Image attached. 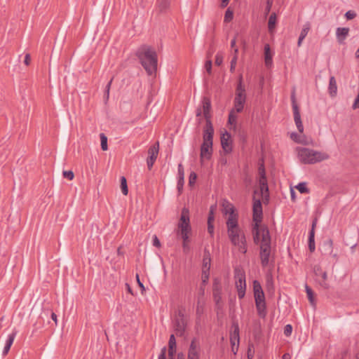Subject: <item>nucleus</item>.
<instances>
[{
  "label": "nucleus",
  "mask_w": 359,
  "mask_h": 359,
  "mask_svg": "<svg viewBox=\"0 0 359 359\" xmlns=\"http://www.w3.org/2000/svg\"><path fill=\"white\" fill-rule=\"evenodd\" d=\"M253 222L252 233L255 244L260 243V259L263 267L266 266L269 262L271 255V236L269 229L265 225H261L262 221V205L260 199L253 198Z\"/></svg>",
  "instance_id": "obj_1"
},
{
  "label": "nucleus",
  "mask_w": 359,
  "mask_h": 359,
  "mask_svg": "<svg viewBox=\"0 0 359 359\" xmlns=\"http://www.w3.org/2000/svg\"><path fill=\"white\" fill-rule=\"evenodd\" d=\"M228 236L233 246L237 250L245 254L247 252V243L246 238L244 232L241 229L238 222H235L232 219L229 220V222H226Z\"/></svg>",
  "instance_id": "obj_2"
},
{
  "label": "nucleus",
  "mask_w": 359,
  "mask_h": 359,
  "mask_svg": "<svg viewBox=\"0 0 359 359\" xmlns=\"http://www.w3.org/2000/svg\"><path fill=\"white\" fill-rule=\"evenodd\" d=\"M137 55L145 71L149 75H153L157 70L158 58L157 54L151 47L142 46Z\"/></svg>",
  "instance_id": "obj_3"
},
{
  "label": "nucleus",
  "mask_w": 359,
  "mask_h": 359,
  "mask_svg": "<svg viewBox=\"0 0 359 359\" xmlns=\"http://www.w3.org/2000/svg\"><path fill=\"white\" fill-rule=\"evenodd\" d=\"M298 157L304 164H315L328 159L330 156L325 152L303 147L298 149Z\"/></svg>",
  "instance_id": "obj_4"
},
{
  "label": "nucleus",
  "mask_w": 359,
  "mask_h": 359,
  "mask_svg": "<svg viewBox=\"0 0 359 359\" xmlns=\"http://www.w3.org/2000/svg\"><path fill=\"white\" fill-rule=\"evenodd\" d=\"M214 128H204L203 135V143L201 147V160L211 158L212 154V141H213Z\"/></svg>",
  "instance_id": "obj_5"
},
{
  "label": "nucleus",
  "mask_w": 359,
  "mask_h": 359,
  "mask_svg": "<svg viewBox=\"0 0 359 359\" xmlns=\"http://www.w3.org/2000/svg\"><path fill=\"white\" fill-rule=\"evenodd\" d=\"M246 100L245 89L243 86V77L240 76L236 90V96L233 101V108L232 110L236 111V113H240L243 111L244 104Z\"/></svg>",
  "instance_id": "obj_6"
},
{
  "label": "nucleus",
  "mask_w": 359,
  "mask_h": 359,
  "mask_svg": "<svg viewBox=\"0 0 359 359\" xmlns=\"http://www.w3.org/2000/svg\"><path fill=\"white\" fill-rule=\"evenodd\" d=\"M234 278L238 297L239 299H243L245 297L246 290L245 273L244 271L239 268H236L234 270Z\"/></svg>",
  "instance_id": "obj_7"
},
{
  "label": "nucleus",
  "mask_w": 359,
  "mask_h": 359,
  "mask_svg": "<svg viewBox=\"0 0 359 359\" xmlns=\"http://www.w3.org/2000/svg\"><path fill=\"white\" fill-rule=\"evenodd\" d=\"M180 233L184 237V239L189 238V233L191 231L189 211L187 208H184L182 210L181 217L178 224Z\"/></svg>",
  "instance_id": "obj_8"
},
{
  "label": "nucleus",
  "mask_w": 359,
  "mask_h": 359,
  "mask_svg": "<svg viewBox=\"0 0 359 359\" xmlns=\"http://www.w3.org/2000/svg\"><path fill=\"white\" fill-rule=\"evenodd\" d=\"M222 287L220 280L217 278H214L212 283V297L217 309H221L222 306Z\"/></svg>",
  "instance_id": "obj_9"
},
{
  "label": "nucleus",
  "mask_w": 359,
  "mask_h": 359,
  "mask_svg": "<svg viewBox=\"0 0 359 359\" xmlns=\"http://www.w3.org/2000/svg\"><path fill=\"white\" fill-rule=\"evenodd\" d=\"M203 104V114L206 121V125L205 128H213L212 124L210 121V109H211V102L210 98L204 97L202 100Z\"/></svg>",
  "instance_id": "obj_10"
},
{
  "label": "nucleus",
  "mask_w": 359,
  "mask_h": 359,
  "mask_svg": "<svg viewBox=\"0 0 359 359\" xmlns=\"http://www.w3.org/2000/svg\"><path fill=\"white\" fill-rule=\"evenodd\" d=\"M314 273L317 277V280L319 282V284L321 287L325 289H328L330 287L329 284L327 283V272L323 271L320 266H315L314 267Z\"/></svg>",
  "instance_id": "obj_11"
},
{
  "label": "nucleus",
  "mask_w": 359,
  "mask_h": 359,
  "mask_svg": "<svg viewBox=\"0 0 359 359\" xmlns=\"http://www.w3.org/2000/svg\"><path fill=\"white\" fill-rule=\"evenodd\" d=\"M221 144L225 153L231 152L233 148L231 136L227 131H224L221 135Z\"/></svg>",
  "instance_id": "obj_12"
},
{
  "label": "nucleus",
  "mask_w": 359,
  "mask_h": 359,
  "mask_svg": "<svg viewBox=\"0 0 359 359\" xmlns=\"http://www.w3.org/2000/svg\"><path fill=\"white\" fill-rule=\"evenodd\" d=\"M159 145L158 142L151 146L148 150L149 156L147 160V166L151 169L157 158L158 154Z\"/></svg>",
  "instance_id": "obj_13"
},
{
  "label": "nucleus",
  "mask_w": 359,
  "mask_h": 359,
  "mask_svg": "<svg viewBox=\"0 0 359 359\" xmlns=\"http://www.w3.org/2000/svg\"><path fill=\"white\" fill-rule=\"evenodd\" d=\"M323 252L325 255H330L332 256L336 261L338 260L339 256L337 253L333 252V241L330 238L325 241L322 245Z\"/></svg>",
  "instance_id": "obj_14"
},
{
  "label": "nucleus",
  "mask_w": 359,
  "mask_h": 359,
  "mask_svg": "<svg viewBox=\"0 0 359 359\" xmlns=\"http://www.w3.org/2000/svg\"><path fill=\"white\" fill-rule=\"evenodd\" d=\"M223 207H224V213L225 215H229L226 222H229L230 219H232L236 223L238 222V214L235 212L234 207L228 202H226V204L224 203Z\"/></svg>",
  "instance_id": "obj_15"
},
{
  "label": "nucleus",
  "mask_w": 359,
  "mask_h": 359,
  "mask_svg": "<svg viewBox=\"0 0 359 359\" xmlns=\"http://www.w3.org/2000/svg\"><path fill=\"white\" fill-rule=\"evenodd\" d=\"M184 183V167H183L182 164L180 163L178 165V180H177V188L179 194H180L182 192Z\"/></svg>",
  "instance_id": "obj_16"
},
{
  "label": "nucleus",
  "mask_w": 359,
  "mask_h": 359,
  "mask_svg": "<svg viewBox=\"0 0 359 359\" xmlns=\"http://www.w3.org/2000/svg\"><path fill=\"white\" fill-rule=\"evenodd\" d=\"M233 331L231 332L230 335V342L231 345H233V344H239V327L238 323L233 324Z\"/></svg>",
  "instance_id": "obj_17"
},
{
  "label": "nucleus",
  "mask_w": 359,
  "mask_h": 359,
  "mask_svg": "<svg viewBox=\"0 0 359 359\" xmlns=\"http://www.w3.org/2000/svg\"><path fill=\"white\" fill-rule=\"evenodd\" d=\"M294 114V120L297 128V130L299 133H302L304 132V126L301 120V116L299 109H294L293 110Z\"/></svg>",
  "instance_id": "obj_18"
},
{
  "label": "nucleus",
  "mask_w": 359,
  "mask_h": 359,
  "mask_svg": "<svg viewBox=\"0 0 359 359\" xmlns=\"http://www.w3.org/2000/svg\"><path fill=\"white\" fill-rule=\"evenodd\" d=\"M259 187H260V191L261 194L263 197H269L268 191V184H267V180L266 177H259Z\"/></svg>",
  "instance_id": "obj_19"
},
{
  "label": "nucleus",
  "mask_w": 359,
  "mask_h": 359,
  "mask_svg": "<svg viewBox=\"0 0 359 359\" xmlns=\"http://www.w3.org/2000/svg\"><path fill=\"white\" fill-rule=\"evenodd\" d=\"M349 32L348 27H338L337 29L336 35L339 43H342L346 38Z\"/></svg>",
  "instance_id": "obj_20"
},
{
  "label": "nucleus",
  "mask_w": 359,
  "mask_h": 359,
  "mask_svg": "<svg viewBox=\"0 0 359 359\" xmlns=\"http://www.w3.org/2000/svg\"><path fill=\"white\" fill-rule=\"evenodd\" d=\"M272 56L273 55L271 52L269 44H266L264 46V62L266 67H271L272 65Z\"/></svg>",
  "instance_id": "obj_21"
},
{
  "label": "nucleus",
  "mask_w": 359,
  "mask_h": 359,
  "mask_svg": "<svg viewBox=\"0 0 359 359\" xmlns=\"http://www.w3.org/2000/svg\"><path fill=\"white\" fill-rule=\"evenodd\" d=\"M16 336V332H13L12 334H11L8 337V339L6 340V345L4 348V350H3V355H7V353H8L10 348H11V346H12L13 343V341L15 339V337Z\"/></svg>",
  "instance_id": "obj_22"
},
{
  "label": "nucleus",
  "mask_w": 359,
  "mask_h": 359,
  "mask_svg": "<svg viewBox=\"0 0 359 359\" xmlns=\"http://www.w3.org/2000/svg\"><path fill=\"white\" fill-rule=\"evenodd\" d=\"M328 90L331 97H334L337 95V86L336 79L334 76H331L330 78Z\"/></svg>",
  "instance_id": "obj_23"
},
{
  "label": "nucleus",
  "mask_w": 359,
  "mask_h": 359,
  "mask_svg": "<svg viewBox=\"0 0 359 359\" xmlns=\"http://www.w3.org/2000/svg\"><path fill=\"white\" fill-rule=\"evenodd\" d=\"M210 262H211V259H210V253L208 252L205 251L204 252V256H203V259L202 271H206V272L210 271Z\"/></svg>",
  "instance_id": "obj_24"
},
{
  "label": "nucleus",
  "mask_w": 359,
  "mask_h": 359,
  "mask_svg": "<svg viewBox=\"0 0 359 359\" xmlns=\"http://www.w3.org/2000/svg\"><path fill=\"white\" fill-rule=\"evenodd\" d=\"M206 301H196V314L200 318L205 312Z\"/></svg>",
  "instance_id": "obj_25"
},
{
  "label": "nucleus",
  "mask_w": 359,
  "mask_h": 359,
  "mask_svg": "<svg viewBox=\"0 0 359 359\" xmlns=\"http://www.w3.org/2000/svg\"><path fill=\"white\" fill-rule=\"evenodd\" d=\"M257 313L261 318H264L266 315V303L264 302H257L255 303Z\"/></svg>",
  "instance_id": "obj_26"
},
{
  "label": "nucleus",
  "mask_w": 359,
  "mask_h": 359,
  "mask_svg": "<svg viewBox=\"0 0 359 359\" xmlns=\"http://www.w3.org/2000/svg\"><path fill=\"white\" fill-rule=\"evenodd\" d=\"M205 294V288H204V285H200L199 288L198 289L195 294L196 301H206Z\"/></svg>",
  "instance_id": "obj_27"
},
{
  "label": "nucleus",
  "mask_w": 359,
  "mask_h": 359,
  "mask_svg": "<svg viewBox=\"0 0 359 359\" xmlns=\"http://www.w3.org/2000/svg\"><path fill=\"white\" fill-rule=\"evenodd\" d=\"M314 238H315L314 232L313 231H310L309 236V248L311 252H313L316 249Z\"/></svg>",
  "instance_id": "obj_28"
},
{
  "label": "nucleus",
  "mask_w": 359,
  "mask_h": 359,
  "mask_svg": "<svg viewBox=\"0 0 359 359\" xmlns=\"http://www.w3.org/2000/svg\"><path fill=\"white\" fill-rule=\"evenodd\" d=\"M276 15L275 13H271V15H270V17L269 18L268 27H269V32H272L274 29V28L276 27Z\"/></svg>",
  "instance_id": "obj_29"
},
{
  "label": "nucleus",
  "mask_w": 359,
  "mask_h": 359,
  "mask_svg": "<svg viewBox=\"0 0 359 359\" xmlns=\"http://www.w3.org/2000/svg\"><path fill=\"white\" fill-rule=\"evenodd\" d=\"M305 289L310 303L311 304V305L315 306L314 294L312 289L309 287L308 285H306Z\"/></svg>",
  "instance_id": "obj_30"
},
{
  "label": "nucleus",
  "mask_w": 359,
  "mask_h": 359,
  "mask_svg": "<svg viewBox=\"0 0 359 359\" xmlns=\"http://www.w3.org/2000/svg\"><path fill=\"white\" fill-rule=\"evenodd\" d=\"M121 189L123 195L126 196L128 194L127 181L125 177H121Z\"/></svg>",
  "instance_id": "obj_31"
},
{
  "label": "nucleus",
  "mask_w": 359,
  "mask_h": 359,
  "mask_svg": "<svg viewBox=\"0 0 359 359\" xmlns=\"http://www.w3.org/2000/svg\"><path fill=\"white\" fill-rule=\"evenodd\" d=\"M310 28H311L310 23L309 22H306L303 26V28L301 31L299 37L305 39V37L306 36V35L308 34V33L310 30Z\"/></svg>",
  "instance_id": "obj_32"
},
{
  "label": "nucleus",
  "mask_w": 359,
  "mask_h": 359,
  "mask_svg": "<svg viewBox=\"0 0 359 359\" xmlns=\"http://www.w3.org/2000/svg\"><path fill=\"white\" fill-rule=\"evenodd\" d=\"M100 140H101V148L103 151H107L108 149L107 146V137L104 133L100 134Z\"/></svg>",
  "instance_id": "obj_33"
},
{
  "label": "nucleus",
  "mask_w": 359,
  "mask_h": 359,
  "mask_svg": "<svg viewBox=\"0 0 359 359\" xmlns=\"http://www.w3.org/2000/svg\"><path fill=\"white\" fill-rule=\"evenodd\" d=\"M235 113L236 111L231 109L229 114L228 123L231 125H236L237 116Z\"/></svg>",
  "instance_id": "obj_34"
},
{
  "label": "nucleus",
  "mask_w": 359,
  "mask_h": 359,
  "mask_svg": "<svg viewBox=\"0 0 359 359\" xmlns=\"http://www.w3.org/2000/svg\"><path fill=\"white\" fill-rule=\"evenodd\" d=\"M254 297H255V303L265 302V297H264V291L260 292H257L256 294H254Z\"/></svg>",
  "instance_id": "obj_35"
},
{
  "label": "nucleus",
  "mask_w": 359,
  "mask_h": 359,
  "mask_svg": "<svg viewBox=\"0 0 359 359\" xmlns=\"http://www.w3.org/2000/svg\"><path fill=\"white\" fill-rule=\"evenodd\" d=\"M296 188L299 190V191L302 194H306L309 192V189L306 187V184L305 182H301L298 184Z\"/></svg>",
  "instance_id": "obj_36"
},
{
  "label": "nucleus",
  "mask_w": 359,
  "mask_h": 359,
  "mask_svg": "<svg viewBox=\"0 0 359 359\" xmlns=\"http://www.w3.org/2000/svg\"><path fill=\"white\" fill-rule=\"evenodd\" d=\"M209 271H202L201 278H202V283L201 285H204V288H205V286L208 282L209 279Z\"/></svg>",
  "instance_id": "obj_37"
},
{
  "label": "nucleus",
  "mask_w": 359,
  "mask_h": 359,
  "mask_svg": "<svg viewBox=\"0 0 359 359\" xmlns=\"http://www.w3.org/2000/svg\"><path fill=\"white\" fill-rule=\"evenodd\" d=\"M263 290H262V287L261 286V284L260 283L255 280L253 281V292H254V294H256L257 292H262Z\"/></svg>",
  "instance_id": "obj_38"
},
{
  "label": "nucleus",
  "mask_w": 359,
  "mask_h": 359,
  "mask_svg": "<svg viewBox=\"0 0 359 359\" xmlns=\"http://www.w3.org/2000/svg\"><path fill=\"white\" fill-rule=\"evenodd\" d=\"M188 359H198L197 350H194L193 348H189L188 353Z\"/></svg>",
  "instance_id": "obj_39"
},
{
  "label": "nucleus",
  "mask_w": 359,
  "mask_h": 359,
  "mask_svg": "<svg viewBox=\"0 0 359 359\" xmlns=\"http://www.w3.org/2000/svg\"><path fill=\"white\" fill-rule=\"evenodd\" d=\"M233 13L231 11H230L229 8H228L225 12L224 15V21L225 22H229L233 19Z\"/></svg>",
  "instance_id": "obj_40"
},
{
  "label": "nucleus",
  "mask_w": 359,
  "mask_h": 359,
  "mask_svg": "<svg viewBox=\"0 0 359 359\" xmlns=\"http://www.w3.org/2000/svg\"><path fill=\"white\" fill-rule=\"evenodd\" d=\"M197 175L194 172H191L189 175V186H193L196 181Z\"/></svg>",
  "instance_id": "obj_41"
},
{
  "label": "nucleus",
  "mask_w": 359,
  "mask_h": 359,
  "mask_svg": "<svg viewBox=\"0 0 359 359\" xmlns=\"http://www.w3.org/2000/svg\"><path fill=\"white\" fill-rule=\"evenodd\" d=\"M212 60H208L205 63V69L209 75L212 74Z\"/></svg>",
  "instance_id": "obj_42"
},
{
  "label": "nucleus",
  "mask_w": 359,
  "mask_h": 359,
  "mask_svg": "<svg viewBox=\"0 0 359 359\" xmlns=\"http://www.w3.org/2000/svg\"><path fill=\"white\" fill-rule=\"evenodd\" d=\"M62 175L65 178H67L69 180H73L74 177V174L72 170H65Z\"/></svg>",
  "instance_id": "obj_43"
},
{
  "label": "nucleus",
  "mask_w": 359,
  "mask_h": 359,
  "mask_svg": "<svg viewBox=\"0 0 359 359\" xmlns=\"http://www.w3.org/2000/svg\"><path fill=\"white\" fill-rule=\"evenodd\" d=\"M223 62V55L220 53H217L215 56V65L220 66Z\"/></svg>",
  "instance_id": "obj_44"
},
{
  "label": "nucleus",
  "mask_w": 359,
  "mask_h": 359,
  "mask_svg": "<svg viewBox=\"0 0 359 359\" xmlns=\"http://www.w3.org/2000/svg\"><path fill=\"white\" fill-rule=\"evenodd\" d=\"M238 60V56H233L231 61L230 65V71L231 72H233L236 69V63Z\"/></svg>",
  "instance_id": "obj_45"
},
{
  "label": "nucleus",
  "mask_w": 359,
  "mask_h": 359,
  "mask_svg": "<svg viewBox=\"0 0 359 359\" xmlns=\"http://www.w3.org/2000/svg\"><path fill=\"white\" fill-rule=\"evenodd\" d=\"M291 101L292 104V109L294 110L295 107L296 109H299L298 105L296 102V97H295V90H293L292 95H291Z\"/></svg>",
  "instance_id": "obj_46"
},
{
  "label": "nucleus",
  "mask_w": 359,
  "mask_h": 359,
  "mask_svg": "<svg viewBox=\"0 0 359 359\" xmlns=\"http://www.w3.org/2000/svg\"><path fill=\"white\" fill-rule=\"evenodd\" d=\"M168 345H169V347L170 348V349L175 348L176 341H175V338L174 334L170 335V339H169Z\"/></svg>",
  "instance_id": "obj_47"
},
{
  "label": "nucleus",
  "mask_w": 359,
  "mask_h": 359,
  "mask_svg": "<svg viewBox=\"0 0 359 359\" xmlns=\"http://www.w3.org/2000/svg\"><path fill=\"white\" fill-rule=\"evenodd\" d=\"M176 330L177 332H179L180 334L183 333L184 330V325L182 321L181 323L180 321H177Z\"/></svg>",
  "instance_id": "obj_48"
},
{
  "label": "nucleus",
  "mask_w": 359,
  "mask_h": 359,
  "mask_svg": "<svg viewBox=\"0 0 359 359\" xmlns=\"http://www.w3.org/2000/svg\"><path fill=\"white\" fill-rule=\"evenodd\" d=\"M214 210H215V208L214 206H211L210 208V212H209V215H208V222H214Z\"/></svg>",
  "instance_id": "obj_49"
},
{
  "label": "nucleus",
  "mask_w": 359,
  "mask_h": 359,
  "mask_svg": "<svg viewBox=\"0 0 359 359\" xmlns=\"http://www.w3.org/2000/svg\"><path fill=\"white\" fill-rule=\"evenodd\" d=\"M292 327L291 325H285L284 328V334L287 337L290 336L292 334Z\"/></svg>",
  "instance_id": "obj_50"
},
{
  "label": "nucleus",
  "mask_w": 359,
  "mask_h": 359,
  "mask_svg": "<svg viewBox=\"0 0 359 359\" xmlns=\"http://www.w3.org/2000/svg\"><path fill=\"white\" fill-rule=\"evenodd\" d=\"M356 14L352 11H348L346 13L345 16L348 20H352L355 17Z\"/></svg>",
  "instance_id": "obj_51"
},
{
  "label": "nucleus",
  "mask_w": 359,
  "mask_h": 359,
  "mask_svg": "<svg viewBox=\"0 0 359 359\" xmlns=\"http://www.w3.org/2000/svg\"><path fill=\"white\" fill-rule=\"evenodd\" d=\"M208 231L211 235V236H213V233H214L213 222H208Z\"/></svg>",
  "instance_id": "obj_52"
},
{
  "label": "nucleus",
  "mask_w": 359,
  "mask_h": 359,
  "mask_svg": "<svg viewBox=\"0 0 359 359\" xmlns=\"http://www.w3.org/2000/svg\"><path fill=\"white\" fill-rule=\"evenodd\" d=\"M290 137L296 142L303 143V142L299 139V136L297 133H292Z\"/></svg>",
  "instance_id": "obj_53"
},
{
  "label": "nucleus",
  "mask_w": 359,
  "mask_h": 359,
  "mask_svg": "<svg viewBox=\"0 0 359 359\" xmlns=\"http://www.w3.org/2000/svg\"><path fill=\"white\" fill-rule=\"evenodd\" d=\"M153 245L154 246H156V248L161 247L160 241L158 240V237L156 235L154 236V237H153Z\"/></svg>",
  "instance_id": "obj_54"
},
{
  "label": "nucleus",
  "mask_w": 359,
  "mask_h": 359,
  "mask_svg": "<svg viewBox=\"0 0 359 359\" xmlns=\"http://www.w3.org/2000/svg\"><path fill=\"white\" fill-rule=\"evenodd\" d=\"M182 236V238L183 240V249H184V251L185 252L187 250L189 249V246H188V244L187 243L189 242V238H186V240L184 239V237L183 236Z\"/></svg>",
  "instance_id": "obj_55"
},
{
  "label": "nucleus",
  "mask_w": 359,
  "mask_h": 359,
  "mask_svg": "<svg viewBox=\"0 0 359 359\" xmlns=\"http://www.w3.org/2000/svg\"><path fill=\"white\" fill-rule=\"evenodd\" d=\"M259 174L260 177H266L265 169L264 165H261L259 167Z\"/></svg>",
  "instance_id": "obj_56"
},
{
  "label": "nucleus",
  "mask_w": 359,
  "mask_h": 359,
  "mask_svg": "<svg viewBox=\"0 0 359 359\" xmlns=\"http://www.w3.org/2000/svg\"><path fill=\"white\" fill-rule=\"evenodd\" d=\"M112 80H113V79H111L109 81V82L107 83V85L106 86V97H107V99L109 98V90H110V87H111V83H112Z\"/></svg>",
  "instance_id": "obj_57"
},
{
  "label": "nucleus",
  "mask_w": 359,
  "mask_h": 359,
  "mask_svg": "<svg viewBox=\"0 0 359 359\" xmlns=\"http://www.w3.org/2000/svg\"><path fill=\"white\" fill-rule=\"evenodd\" d=\"M272 4H273V3L270 2V0L269 1H266V8H265V12H266V15L270 12L271 6H272Z\"/></svg>",
  "instance_id": "obj_58"
},
{
  "label": "nucleus",
  "mask_w": 359,
  "mask_h": 359,
  "mask_svg": "<svg viewBox=\"0 0 359 359\" xmlns=\"http://www.w3.org/2000/svg\"><path fill=\"white\" fill-rule=\"evenodd\" d=\"M166 348L165 347L161 349V353L158 355V359H165Z\"/></svg>",
  "instance_id": "obj_59"
},
{
  "label": "nucleus",
  "mask_w": 359,
  "mask_h": 359,
  "mask_svg": "<svg viewBox=\"0 0 359 359\" xmlns=\"http://www.w3.org/2000/svg\"><path fill=\"white\" fill-rule=\"evenodd\" d=\"M30 61H31V57H30V55L29 53H27L25 56V60H24V62L26 65H29L30 64Z\"/></svg>",
  "instance_id": "obj_60"
},
{
  "label": "nucleus",
  "mask_w": 359,
  "mask_h": 359,
  "mask_svg": "<svg viewBox=\"0 0 359 359\" xmlns=\"http://www.w3.org/2000/svg\"><path fill=\"white\" fill-rule=\"evenodd\" d=\"M238 345L239 344H233V345H231V351L234 353V354H236L238 350Z\"/></svg>",
  "instance_id": "obj_61"
},
{
  "label": "nucleus",
  "mask_w": 359,
  "mask_h": 359,
  "mask_svg": "<svg viewBox=\"0 0 359 359\" xmlns=\"http://www.w3.org/2000/svg\"><path fill=\"white\" fill-rule=\"evenodd\" d=\"M175 352V348L170 349V348L169 347L168 355L170 356V359H174L173 355H174Z\"/></svg>",
  "instance_id": "obj_62"
},
{
  "label": "nucleus",
  "mask_w": 359,
  "mask_h": 359,
  "mask_svg": "<svg viewBox=\"0 0 359 359\" xmlns=\"http://www.w3.org/2000/svg\"><path fill=\"white\" fill-rule=\"evenodd\" d=\"M136 278H137V281L139 286L144 290V285L140 282L138 274L136 275Z\"/></svg>",
  "instance_id": "obj_63"
},
{
  "label": "nucleus",
  "mask_w": 359,
  "mask_h": 359,
  "mask_svg": "<svg viewBox=\"0 0 359 359\" xmlns=\"http://www.w3.org/2000/svg\"><path fill=\"white\" fill-rule=\"evenodd\" d=\"M282 359H291V356L289 353H285L283 355Z\"/></svg>",
  "instance_id": "obj_64"
}]
</instances>
